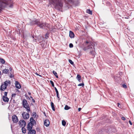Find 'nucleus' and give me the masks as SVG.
I'll return each instance as SVG.
<instances>
[{
  "label": "nucleus",
  "instance_id": "423d86ee",
  "mask_svg": "<svg viewBox=\"0 0 134 134\" xmlns=\"http://www.w3.org/2000/svg\"><path fill=\"white\" fill-rule=\"evenodd\" d=\"M9 70H10V71L11 72H13L12 68L11 67H10L9 68V70L5 68L4 69L2 70V72L3 74H8Z\"/></svg>",
  "mask_w": 134,
  "mask_h": 134
},
{
  "label": "nucleus",
  "instance_id": "c85d7f7f",
  "mask_svg": "<svg viewBox=\"0 0 134 134\" xmlns=\"http://www.w3.org/2000/svg\"><path fill=\"white\" fill-rule=\"evenodd\" d=\"M69 62L71 64H74V62L71 60H69Z\"/></svg>",
  "mask_w": 134,
  "mask_h": 134
},
{
  "label": "nucleus",
  "instance_id": "09e8293b",
  "mask_svg": "<svg viewBox=\"0 0 134 134\" xmlns=\"http://www.w3.org/2000/svg\"><path fill=\"white\" fill-rule=\"evenodd\" d=\"M1 72L0 71V76L1 75Z\"/></svg>",
  "mask_w": 134,
  "mask_h": 134
},
{
  "label": "nucleus",
  "instance_id": "6ab92c4d",
  "mask_svg": "<svg viewBox=\"0 0 134 134\" xmlns=\"http://www.w3.org/2000/svg\"><path fill=\"white\" fill-rule=\"evenodd\" d=\"M51 105L52 107V110L53 111H55V110L54 105V103L53 102H51Z\"/></svg>",
  "mask_w": 134,
  "mask_h": 134
},
{
  "label": "nucleus",
  "instance_id": "1a4fd4ad",
  "mask_svg": "<svg viewBox=\"0 0 134 134\" xmlns=\"http://www.w3.org/2000/svg\"><path fill=\"white\" fill-rule=\"evenodd\" d=\"M15 84L16 88L20 89L21 88V86L18 82L16 81L15 82Z\"/></svg>",
  "mask_w": 134,
  "mask_h": 134
},
{
  "label": "nucleus",
  "instance_id": "c756f323",
  "mask_svg": "<svg viewBox=\"0 0 134 134\" xmlns=\"http://www.w3.org/2000/svg\"><path fill=\"white\" fill-rule=\"evenodd\" d=\"M54 89H55V92L56 93V94H57V93H59V92H58V91L57 88H56V87H54Z\"/></svg>",
  "mask_w": 134,
  "mask_h": 134
},
{
  "label": "nucleus",
  "instance_id": "7c9ffc66",
  "mask_svg": "<svg viewBox=\"0 0 134 134\" xmlns=\"http://www.w3.org/2000/svg\"><path fill=\"white\" fill-rule=\"evenodd\" d=\"M69 46L70 48H71L73 47V46L72 43H70L69 44Z\"/></svg>",
  "mask_w": 134,
  "mask_h": 134
},
{
  "label": "nucleus",
  "instance_id": "c9c22d12",
  "mask_svg": "<svg viewBox=\"0 0 134 134\" xmlns=\"http://www.w3.org/2000/svg\"><path fill=\"white\" fill-rule=\"evenodd\" d=\"M122 86L124 88H126L127 87V86L125 84H123L122 85Z\"/></svg>",
  "mask_w": 134,
  "mask_h": 134
},
{
  "label": "nucleus",
  "instance_id": "49530a36",
  "mask_svg": "<svg viewBox=\"0 0 134 134\" xmlns=\"http://www.w3.org/2000/svg\"><path fill=\"white\" fill-rule=\"evenodd\" d=\"M30 98L31 99H33V98L32 97V96H31L30 97Z\"/></svg>",
  "mask_w": 134,
  "mask_h": 134
},
{
  "label": "nucleus",
  "instance_id": "ea45409f",
  "mask_svg": "<svg viewBox=\"0 0 134 134\" xmlns=\"http://www.w3.org/2000/svg\"><path fill=\"white\" fill-rule=\"evenodd\" d=\"M129 122L130 123V124L131 125H132V123L131 122V121L130 120H129Z\"/></svg>",
  "mask_w": 134,
  "mask_h": 134
},
{
  "label": "nucleus",
  "instance_id": "79ce46f5",
  "mask_svg": "<svg viewBox=\"0 0 134 134\" xmlns=\"http://www.w3.org/2000/svg\"><path fill=\"white\" fill-rule=\"evenodd\" d=\"M32 102H34V103H35V100H34V99H32Z\"/></svg>",
  "mask_w": 134,
  "mask_h": 134
},
{
  "label": "nucleus",
  "instance_id": "f03ea898",
  "mask_svg": "<svg viewBox=\"0 0 134 134\" xmlns=\"http://www.w3.org/2000/svg\"><path fill=\"white\" fill-rule=\"evenodd\" d=\"M13 5L12 0H0V8L3 9L7 6L10 8H12Z\"/></svg>",
  "mask_w": 134,
  "mask_h": 134
},
{
  "label": "nucleus",
  "instance_id": "0eeeda50",
  "mask_svg": "<svg viewBox=\"0 0 134 134\" xmlns=\"http://www.w3.org/2000/svg\"><path fill=\"white\" fill-rule=\"evenodd\" d=\"M19 125L22 127H24L25 126L26 123L25 121L23 120H21L19 122Z\"/></svg>",
  "mask_w": 134,
  "mask_h": 134
},
{
  "label": "nucleus",
  "instance_id": "9b49d317",
  "mask_svg": "<svg viewBox=\"0 0 134 134\" xmlns=\"http://www.w3.org/2000/svg\"><path fill=\"white\" fill-rule=\"evenodd\" d=\"M34 126L32 125L31 124V123H29L27 127V130L29 131H30L32 130V127Z\"/></svg>",
  "mask_w": 134,
  "mask_h": 134
},
{
  "label": "nucleus",
  "instance_id": "37998d69",
  "mask_svg": "<svg viewBox=\"0 0 134 134\" xmlns=\"http://www.w3.org/2000/svg\"><path fill=\"white\" fill-rule=\"evenodd\" d=\"M28 94H29V95H31V93L30 92H28Z\"/></svg>",
  "mask_w": 134,
  "mask_h": 134
},
{
  "label": "nucleus",
  "instance_id": "39448f33",
  "mask_svg": "<svg viewBox=\"0 0 134 134\" xmlns=\"http://www.w3.org/2000/svg\"><path fill=\"white\" fill-rule=\"evenodd\" d=\"M22 115L23 118L24 119H27L29 118V115L28 113L23 112L22 114Z\"/></svg>",
  "mask_w": 134,
  "mask_h": 134
},
{
  "label": "nucleus",
  "instance_id": "3c124183",
  "mask_svg": "<svg viewBox=\"0 0 134 134\" xmlns=\"http://www.w3.org/2000/svg\"><path fill=\"white\" fill-rule=\"evenodd\" d=\"M125 18H126V19H127V18H127V17Z\"/></svg>",
  "mask_w": 134,
  "mask_h": 134
},
{
  "label": "nucleus",
  "instance_id": "603ef678",
  "mask_svg": "<svg viewBox=\"0 0 134 134\" xmlns=\"http://www.w3.org/2000/svg\"><path fill=\"white\" fill-rule=\"evenodd\" d=\"M33 38H34V37L33 36Z\"/></svg>",
  "mask_w": 134,
  "mask_h": 134
},
{
  "label": "nucleus",
  "instance_id": "cd10ccee",
  "mask_svg": "<svg viewBox=\"0 0 134 134\" xmlns=\"http://www.w3.org/2000/svg\"><path fill=\"white\" fill-rule=\"evenodd\" d=\"M50 83H51L52 86L53 87H54V83L53 82V81L52 80H50Z\"/></svg>",
  "mask_w": 134,
  "mask_h": 134
},
{
  "label": "nucleus",
  "instance_id": "e433bc0d",
  "mask_svg": "<svg viewBox=\"0 0 134 134\" xmlns=\"http://www.w3.org/2000/svg\"><path fill=\"white\" fill-rule=\"evenodd\" d=\"M7 92H4V96H7Z\"/></svg>",
  "mask_w": 134,
  "mask_h": 134
},
{
  "label": "nucleus",
  "instance_id": "f3484780",
  "mask_svg": "<svg viewBox=\"0 0 134 134\" xmlns=\"http://www.w3.org/2000/svg\"><path fill=\"white\" fill-rule=\"evenodd\" d=\"M2 98L3 100L5 102H8L9 101V98L7 97L3 96Z\"/></svg>",
  "mask_w": 134,
  "mask_h": 134
},
{
  "label": "nucleus",
  "instance_id": "9d476101",
  "mask_svg": "<svg viewBox=\"0 0 134 134\" xmlns=\"http://www.w3.org/2000/svg\"><path fill=\"white\" fill-rule=\"evenodd\" d=\"M30 122L29 123H31V124L32 125H34L36 124V122L34 119L33 118L31 117L30 118Z\"/></svg>",
  "mask_w": 134,
  "mask_h": 134
},
{
  "label": "nucleus",
  "instance_id": "4c0bfd02",
  "mask_svg": "<svg viewBox=\"0 0 134 134\" xmlns=\"http://www.w3.org/2000/svg\"><path fill=\"white\" fill-rule=\"evenodd\" d=\"M121 119H122V120H125V118L124 117H122L121 118Z\"/></svg>",
  "mask_w": 134,
  "mask_h": 134
},
{
  "label": "nucleus",
  "instance_id": "aec40b11",
  "mask_svg": "<svg viewBox=\"0 0 134 134\" xmlns=\"http://www.w3.org/2000/svg\"><path fill=\"white\" fill-rule=\"evenodd\" d=\"M22 133H25L26 132V129L24 127H22Z\"/></svg>",
  "mask_w": 134,
  "mask_h": 134
},
{
  "label": "nucleus",
  "instance_id": "c03bdc74",
  "mask_svg": "<svg viewBox=\"0 0 134 134\" xmlns=\"http://www.w3.org/2000/svg\"><path fill=\"white\" fill-rule=\"evenodd\" d=\"M118 107H119V106L120 105V103H118Z\"/></svg>",
  "mask_w": 134,
  "mask_h": 134
},
{
  "label": "nucleus",
  "instance_id": "5701e85b",
  "mask_svg": "<svg viewBox=\"0 0 134 134\" xmlns=\"http://www.w3.org/2000/svg\"><path fill=\"white\" fill-rule=\"evenodd\" d=\"M53 74L55 75L56 76V77L57 78H58V76L57 75V72L54 71H53Z\"/></svg>",
  "mask_w": 134,
  "mask_h": 134
},
{
  "label": "nucleus",
  "instance_id": "de8ad7c7",
  "mask_svg": "<svg viewBox=\"0 0 134 134\" xmlns=\"http://www.w3.org/2000/svg\"><path fill=\"white\" fill-rule=\"evenodd\" d=\"M68 1H71V0H68Z\"/></svg>",
  "mask_w": 134,
  "mask_h": 134
},
{
  "label": "nucleus",
  "instance_id": "473e14b6",
  "mask_svg": "<svg viewBox=\"0 0 134 134\" xmlns=\"http://www.w3.org/2000/svg\"><path fill=\"white\" fill-rule=\"evenodd\" d=\"M48 35H49V34L48 33H47L46 34V35H45V38H48Z\"/></svg>",
  "mask_w": 134,
  "mask_h": 134
},
{
  "label": "nucleus",
  "instance_id": "8fccbe9b",
  "mask_svg": "<svg viewBox=\"0 0 134 134\" xmlns=\"http://www.w3.org/2000/svg\"><path fill=\"white\" fill-rule=\"evenodd\" d=\"M60 6H62V4H61V5H60Z\"/></svg>",
  "mask_w": 134,
  "mask_h": 134
},
{
  "label": "nucleus",
  "instance_id": "412c9836",
  "mask_svg": "<svg viewBox=\"0 0 134 134\" xmlns=\"http://www.w3.org/2000/svg\"><path fill=\"white\" fill-rule=\"evenodd\" d=\"M0 62L2 64H4L5 63L4 60L2 58H0Z\"/></svg>",
  "mask_w": 134,
  "mask_h": 134
},
{
  "label": "nucleus",
  "instance_id": "4468645a",
  "mask_svg": "<svg viewBox=\"0 0 134 134\" xmlns=\"http://www.w3.org/2000/svg\"><path fill=\"white\" fill-rule=\"evenodd\" d=\"M6 87L3 84H2L0 87V90L2 91H4L6 88Z\"/></svg>",
  "mask_w": 134,
  "mask_h": 134
},
{
  "label": "nucleus",
  "instance_id": "393cba45",
  "mask_svg": "<svg viewBox=\"0 0 134 134\" xmlns=\"http://www.w3.org/2000/svg\"><path fill=\"white\" fill-rule=\"evenodd\" d=\"M62 124L63 126H65L66 125V122L64 120H63L62 121Z\"/></svg>",
  "mask_w": 134,
  "mask_h": 134
},
{
  "label": "nucleus",
  "instance_id": "a878e982",
  "mask_svg": "<svg viewBox=\"0 0 134 134\" xmlns=\"http://www.w3.org/2000/svg\"><path fill=\"white\" fill-rule=\"evenodd\" d=\"M84 84L83 83H80L78 85V86H82V87H83L84 86Z\"/></svg>",
  "mask_w": 134,
  "mask_h": 134
},
{
  "label": "nucleus",
  "instance_id": "ddd939ff",
  "mask_svg": "<svg viewBox=\"0 0 134 134\" xmlns=\"http://www.w3.org/2000/svg\"><path fill=\"white\" fill-rule=\"evenodd\" d=\"M10 82L9 80L6 81L4 82V84L5 86L7 87L9 85H10Z\"/></svg>",
  "mask_w": 134,
  "mask_h": 134
},
{
  "label": "nucleus",
  "instance_id": "b1692460",
  "mask_svg": "<svg viewBox=\"0 0 134 134\" xmlns=\"http://www.w3.org/2000/svg\"><path fill=\"white\" fill-rule=\"evenodd\" d=\"M70 108V107L67 105H66L64 108V109L65 110H68Z\"/></svg>",
  "mask_w": 134,
  "mask_h": 134
},
{
  "label": "nucleus",
  "instance_id": "f704fd0d",
  "mask_svg": "<svg viewBox=\"0 0 134 134\" xmlns=\"http://www.w3.org/2000/svg\"><path fill=\"white\" fill-rule=\"evenodd\" d=\"M10 78H12L13 77H14V75L12 74H11V73L10 74Z\"/></svg>",
  "mask_w": 134,
  "mask_h": 134
},
{
  "label": "nucleus",
  "instance_id": "4be33fe9",
  "mask_svg": "<svg viewBox=\"0 0 134 134\" xmlns=\"http://www.w3.org/2000/svg\"><path fill=\"white\" fill-rule=\"evenodd\" d=\"M86 12L89 14H92V12L90 9H87L86 10Z\"/></svg>",
  "mask_w": 134,
  "mask_h": 134
},
{
  "label": "nucleus",
  "instance_id": "f257e3e1",
  "mask_svg": "<svg viewBox=\"0 0 134 134\" xmlns=\"http://www.w3.org/2000/svg\"><path fill=\"white\" fill-rule=\"evenodd\" d=\"M83 49L84 51L88 50L91 54L94 55V48L91 42L87 41L85 42L83 44Z\"/></svg>",
  "mask_w": 134,
  "mask_h": 134
},
{
  "label": "nucleus",
  "instance_id": "a19ab883",
  "mask_svg": "<svg viewBox=\"0 0 134 134\" xmlns=\"http://www.w3.org/2000/svg\"><path fill=\"white\" fill-rule=\"evenodd\" d=\"M36 130H37V131H39L40 130V129H39V128H37V129H36Z\"/></svg>",
  "mask_w": 134,
  "mask_h": 134
},
{
  "label": "nucleus",
  "instance_id": "72a5a7b5",
  "mask_svg": "<svg viewBox=\"0 0 134 134\" xmlns=\"http://www.w3.org/2000/svg\"><path fill=\"white\" fill-rule=\"evenodd\" d=\"M57 97L58 98V100H59L60 99V98H59V93L57 94Z\"/></svg>",
  "mask_w": 134,
  "mask_h": 134
},
{
  "label": "nucleus",
  "instance_id": "a211bd4d",
  "mask_svg": "<svg viewBox=\"0 0 134 134\" xmlns=\"http://www.w3.org/2000/svg\"><path fill=\"white\" fill-rule=\"evenodd\" d=\"M76 78L79 82H81V77L80 75H77L76 77Z\"/></svg>",
  "mask_w": 134,
  "mask_h": 134
},
{
  "label": "nucleus",
  "instance_id": "a18cd8bd",
  "mask_svg": "<svg viewBox=\"0 0 134 134\" xmlns=\"http://www.w3.org/2000/svg\"><path fill=\"white\" fill-rule=\"evenodd\" d=\"M35 74H36L37 75H39L38 74V73L37 72L35 73Z\"/></svg>",
  "mask_w": 134,
  "mask_h": 134
},
{
  "label": "nucleus",
  "instance_id": "2f4dec72",
  "mask_svg": "<svg viewBox=\"0 0 134 134\" xmlns=\"http://www.w3.org/2000/svg\"><path fill=\"white\" fill-rule=\"evenodd\" d=\"M16 94L15 93H13L12 94V98H15V96Z\"/></svg>",
  "mask_w": 134,
  "mask_h": 134
},
{
  "label": "nucleus",
  "instance_id": "bb28decb",
  "mask_svg": "<svg viewBox=\"0 0 134 134\" xmlns=\"http://www.w3.org/2000/svg\"><path fill=\"white\" fill-rule=\"evenodd\" d=\"M36 113L34 112L32 113V116L33 118H35L36 117Z\"/></svg>",
  "mask_w": 134,
  "mask_h": 134
},
{
  "label": "nucleus",
  "instance_id": "58836bf2",
  "mask_svg": "<svg viewBox=\"0 0 134 134\" xmlns=\"http://www.w3.org/2000/svg\"><path fill=\"white\" fill-rule=\"evenodd\" d=\"M81 108H78V111H81Z\"/></svg>",
  "mask_w": 134,
  "mask_h": 134
},
{
  "label": "nucleus",
  "instance_id": "2eb2a0df",
  "mask_svg": "<svg viewBox=\"0 0 134 134\" xmlns=\"http://www.w3.org/2000/svg\"><path fill=\"white\" fill-rule=\"evenodd\" d=\"M36 131L35 130H31L29 131L28 134H35Z\"/></svg>",
  "mask_w": 134,
  "mask_h": 134
},
{
  "label": "nucleus",
  "instance_id": "20e7f679",
  "mask_svg": "<svg viewBox=\"0 0 134 134\" xmlns=\"http://www.w3.org/2000/svg\"><path fill=\"white\" fill-rule=\"evenodd\" d=\"M23 107L26 109V111L27 112L30 111V110L29 105L27 103L26 99H24L23 101Z\"/></svg>",
  "mask_w": 134,
  "mask_h": 134
},
{
  "label": "nucleus",
  "instance_id": "7ed1b4c3",
  "mask_svg": "<svg viewBox=\"0 0 134 134\" xmlns=\"http://www.w3.org/2000/svg\"><path fill=\"white\" fill-rule=\"evenodd\" d=\"M30 24L31 25H37L40 28L42 29L45 28V27L46 29L47 28H48L49 27V25L48 24L40 23L37 20L32 21L31 22Z\"/></svg>",
  "mask_w": 134,
  "mask_h": 134
},
{
  "label": "nucleus",
  "instance_id": "dca6fc26",
  "mask_svg": "<svg viewBox=\"0 0 134 134\" xmlns=\"http://www.w3.org/2000/svg\"><path fill=\"white\" fill-rule=\"evenodd\" d=\"M74 34L71 31H70L69 32V36L71 38H73L74 37Z\"/></svg>",
  "mask_w": 134,
  "mask_h": 134
},
{
  "label": "nucleus",
  "instance_id": "6e6552de",
  "mask_svg": "<svg viewBox=\"0 0 134 134\" xmlns=\"http://www.w3.org/2000/svg\"><path fill=\"white\" fill-rule=\"evenodd\" d=\"M12 120L13 122L15 123H17L18 121V120L17 116L14 115L12 117Z\"/></svg>",
  "mask_w": 134,
  "mask_h": 134
},
{
  "label": "nucleus",
  "instance_id": "f8f14e48",
  "mask_svg": "<svg viewBox=\"0 0 134 134\" xmlns=\"http://www.w3.org/2000/svg\"><path fill=\"white\" fill-rule=\"evenodd\" d=\"M49 122L48 119H46L44 121V124L45 126L47 127L49 124Z\"/></svg>",
  "mask_w": 134,
  "mask_h": 134
}]
</instances>
